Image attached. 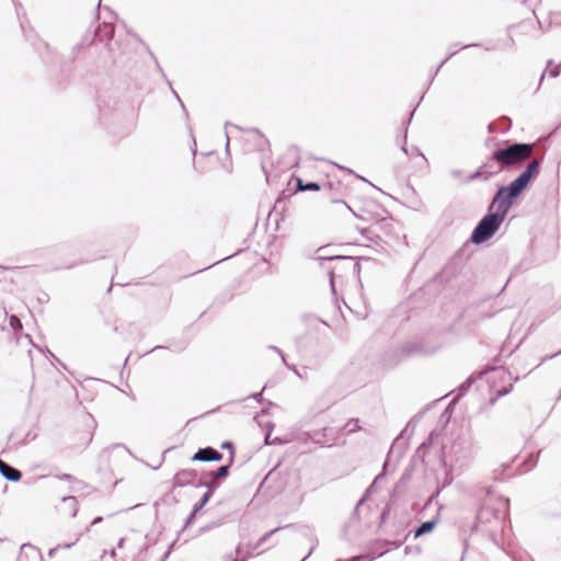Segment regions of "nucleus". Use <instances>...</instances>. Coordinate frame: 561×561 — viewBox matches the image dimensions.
<instances>
[{
    "label": "nucleus",
    "mask_w": 561,
    "mask_h": 561,
    "mask_svg": "<svg viewBox=\"0 0 561 561\" xmlns=\"http://www.w3.org/2000/svg\"><path fill=\"white\" fill-rule=\"evenodd\" d=\"M433 444V440L427 437L425 442H423L419 448L416 449L415 457L419 456L423 459L424 457V450L428 449Z\"/></svg>",
    "instance_id": "nucleus-38"
},
{
    "label": "nucleus",
    "mask_w": 561,
    "mask_h": 561,
    "mask_svg": "<svg viewBox=\"0 0 561 561\" xmlns=\"http://www.w3.org/2000/svg\"><path fill=\"white\" fill-rule=\"evenodd\" d=\"M340 434V430H335L333 427H322L320 430L310 432L309 437L314 444H318L320 447H331L335 445Z\"/></svg>",
    "instance_id": "nucleus-11"
},
{
    "label": "nucleus",
    "mask_w": 561,
    "mask_h": 561,
    "mask_svg": "<svg viewBox=\"0 0 561 561\" xmlns=\"http://www.w3.org/2000/svg\"><path fill=\"white\" fill-rule=\"evenodd\" d=\"M62 502L69 504V508H71L70 516L75 517L78 513L77 497L72 495H67L62 497Z\"/></svg>",
    "instance_id": "nucleus-33"
},
{
    "label": "nucleus",
    "mask_w": 561,
    "mask_h": 561,
    "mask_svg": "<svg viewBox=\"0 0 561 561\" xmlns=\"http://www.w3.org/2000/svg\"><path fill=\"white\" fill-rule=\"evenodd\" d=\"M386 466H387V460L385 461L383 463V467H382V470L380 473H378L375 479L373 480V482L370 483V485L366 489V490H369L370 493H374L376 492V489H377V484H379V481L381 479H383V477L386 476Z\"/></svg>",
    "instance_id": "nucleus-34"
},
{
    "label": "nucleus",
    "mask_w": 561,
    "mask_h": 561,
    "mask_svg": "<svg viewBox=\"0 0 561 561\" xmlns=\"http://www.w3.org/2000/svg\"><path fill=\"white\" fill-rule=\"evenodd\" d=\"M268 414V409L263 408L259 413L255 414L254 421L257 423V425L262 428H264V425L266 422H264L262 419Z\"/></svg>",
    "instance_id": "nucleus-39"
},
{
    "label": "nucleus",
    "mask_w": 561,
    "mask_h": 561,
    "mask_svg": "<svg viewBox=\"0 0 561 561\" xmlns=\"http://www.w3.org/2000/svg\"><path fill=\"white\" fill-rule=\"evenodd\" d=\"M363 559H366V553L365 554H357V556H354L350 559H347V561H360Z\"/></svg>",
    "instance_id": "nucleus-60"
},
{
    "label": "nucleus",
    "mask_w": 561,
    "mask_h": 561,
    "mask_svg": "<svg viewBox=\"0 0 561 561\" xmlns=\"http://www.w3.org/2000/svg\"><path fill=\"white\" fill-rule=\"evenodd\" d=\"M20 26H21V30H22L25 38L28 42H31L33 44V46L35 47V49L38 51L42 60L45 64L54 61L55 56H53L49 45L46 42L37 38V35L34 34L33 28L30 25L28 21L26 19H23V20L21 19Z\"/></svg>",
    "instance_id": "nucleus-8"
},
{
    "label": "nucleus",
    "mask_w": 561,
    "mask_h": 561,
    "mask_svg": "<svg viewBox=\"0 0 561 561\" xmlns=\"http://www.w3.org/2000/svg\"><path fill=\"white\" fill-rule=\"evenodd\" d=\"M373 493L369 492V490H366L359 501L357 502L355 506V512L359 508L360 505H363L371 495Z\"/></svg>",
    "instance_id": "nucleus-47"
},
{
    "label": "nucleus",
    "mask_w": 561,
    "mask_h": 561,
    "mask_svg": "<svg viewBox=\"0 0 561 561\" xmlns=\"http://www.w3.org/2000/svg\"><path fill=\"white\" fill-rule=\"evenodd\" d=\"M412 470H413L412 466L407 467L404 469L400 480H399V483H402V482H405V481L410 480L411 476H412Z\"/></svg>",
    "instance_id": "nucleus-44"
},
{
    "label": "nucleus",
    "mask_w": 561,
    "mask_h": 561,
    "mask_svg": "<svg viewBox=\"0 0 561 561\" xmlns=\"http://www.w3.org/2000/svg\"><path fill=\"white\" fill-rule=\"evenodd\" d=\"M403 541L402 540H389L388 545L386 546V548H390L391 549H398L402 546Z\"/></svg>",
    "instance_id": "nucleus-52"
},
{
    "label": "nucleus",
    "mask_w": 561,
    "mask_h": 561,
    "mask_svg": "<svg viewBox=\"0 0 561 561\" xmlns=\"http://www.w3.org/2000/svg\"><path fill=\"white\" fill-rule=\"evenodd\" d=\"M504 220L505 217L488 207L486 214L478 221L469 240L476 245L485 243L495 236Z\"/></svg>",
    "instance_id": "nucleus-6"
},
{
    "label": "nucleus",
    "mask_w": 561,
    "mask_h": 561,
    "mask_svg": "<svg viewBox=\"0 0 561 561\" xmlns=\"http://www.w3.org/2000/svg\"><path fill=\"white\" fill-rule=\"evenodd\" d=\"M316 261L320 263L321 266H324L325 262L330 261H339L340 263L335 266L328 270L329 280H330V287L333 295L336 294L335 291V284L334 278L336 273L342 272H351L353 275H356L357 278H359L360 274V263L359 261H366V262H375L370 257L365 256H352V255H342V254H334V255H319L314 257ZM360 282V279H358ZM362 285V283H359Z\"/></svg>",
    "instance_id": "nucleus-4"
},
{
    "label": "nucleus",
    "mask_w": 561,
    "mask_h": 561,
    "mask_svg": "<svg viewBox=\"0 0 561 561\" xmlns=\"http://www.w3.org/2000/svg\"><path fill=\"white\" fill-rule=\"evenodd\" d=\"M61 548V545H57L56 547L54 548H50L49 551H48V556L49 557H53L55 554V552Z\"/></svg>",
    "instance_id": "nucleus-63"
},
{
    "label": "nucleus",
    "mask_w": 561,
    "mask_h": 561,
    "mask_svg": "<svg viewBox=\"0 0 561 561\" xmlns=\"http://www.w3.org/2000/svg\"><path fill=\"white\" fill-rule=\"evenodd\" d=\"M275 428V424L272 421H266V424L264 425V444L265 445H272V444H282L284 440L280 437H275L271 440L272 432Z\"/></svg>",
    "instance_id": "nucleus-26"
},
{
    "label": "nucleus",
    "mask_w": 561,
    "mask_h": 561,
    "mask_svg": "<svg viewBox=\"0 0 561 561\" xmlns=\"http://www.w3.org/2000/svg\"><path fill=\"white\" fill-rule=\"evenodd\" d=\"M268 348L272 350L273 352H276L280 356L282 362L285 363V354L279 347L271 345L268 346Z\"/></svg>",
    "instance_id": "nucleus-55"
},
{
    "label": "nucleus",
    "mask_w": 561,
    "mask_h": 561,
    "mask_svg": "<svg viewBox=\"0 0 561 561\" xmlns=\"http://www.w3.org/2000/svg\"><path fill=\"white\" fill-rule=\"evenodd\" d=\"M440 465L444 469V472H443L442 477L440 476L436 477L437 486H438L437 494L440 492V490L449 486L454 481V477H453L454 465L449 466L445 457H443L440 459Z\"/></svg>",
    "instance_id": "nucleus-17"
},
{
    "label": "nucleus",
    "mask_w": 561,
    "mask_h": 561,
    "mask_svg": "<svg viewBox=\"0 0 561 561\" xmlns=\"http://www.w3.org/2000/svg\"><path fill=\"white\" fill-rule=\"evenodd\" d=\"M250 551L251 553L254 551L252 550V546L248 545L247 547H244L242 543H239L237 547H236V556L241 558L242 556L245 554L247 551Z\"/></svg>",
    "instance_id": "nucleus-42"
},
{
    "label": "nucleus",
    "mask_w": 561,
    "mask_h": 561,
    "mask_svg": "<svg viewBox=\"0 0 561 561\" xmlns=\"http://www.w3.org/2000/svg\"><path fill=\"white\" fill-rule=\"evenodd\" d=\"M115 34V27L112 23H99L94 30V35L90 45L94 39L100 42H107V51L113 66L117 68H127L131 65L134 53L128 49L127 45H122L119 42H112Z\"/></svg>",
    "instance_id": "nucleus-3"
},
{
    "label": "nucleus",
    "mask_w": 561,
    "mask_h": 561,
    "mask_svg": "<svg viewBox=\"0 0 561 561\" xmlns=\"http://www.w3.org/2000/svg\"><path fill=\"white\" fill-rule=\"evenodd\" d=\"M128 34H130L137 42H139L146 49V51L148 53V55L150 56V58L153 60L154 65H156V68L157 70L161 73V76L167 80V76L162 69V67L160 66L156 55L152 53V50L150 49V47L141 39V37L136 34V33H131V32H128Z\"/></svg>",
    "instance_id": "nucleus-23"
},
{
    "label": "nucleus",
    "mask_w": 561,
    "mask_h": 561,
    "mask_svg": "<svg viewBox=\"0 0 561 561\" xmlns=\"http://www.w3.org/2000/svg\"><path fill=\"white\" fill-rule=\"evenodd\" d=\"M99 121L107 127L112 122L122 117L124 102L119 99L118 91L108 89L101 91L96 100Z\"/></svg>",
    "instance_id": "nucleus-5"
},
{
    "label": "nucleus",
    "mask_w": 561,
    "mask_h": 561,
    "mask_svg": "<svg viewBox=\"0 0 561 561\" xmlns=\"http://www.w3.org/2000/svg\"><path fill=\"white\" fill-rule=\"evenodd\" d=\"M84 46H85L84 41H83L82 43H80V44H77V45L73 47V49H72V54H73V56H75L76 54L80 53V50H81Z\"/></svg>",
    "instance_id": "nucleus-59"
},
{
    "label": "nucleus",
    "mask_w": 561,
    "mask_h": 561,
    "mask_svg": "<svg viewBox=\"0 0 561 561\" xmlns=\"http://www.w3.org/2000/svg\"><path fill=\"white\" fill-rule=\"evenodd\" d=\"M167 83H168V85L170 87V89H171V91H172V94L174 95V98H175V99H176V101L179 102V104H180V106H181V108H182V111H183V114H184L185 118L187 119V118H188V112H187V110H186V107H185V105H184L183 101L181 100V98H180V95L178 94V92L172 88V82H171L169 79H167Z\"/></svg>",
    "instance_id": "nucleus-36"
},
{
    "label": "nucleus",
    "mask_w": 561,
    "mask_h": 561,
    "mask_svg": "<svg viewBox=\"0 0 561 561\" xmlns=\"http://www.w3.org/2000/svg\"><path fill=\"white\" fill-rule=\"evenodd\" d=\"M248 399H254V400H255L256 402H259V403L265 402V400H264V398H263V390H262V391H260V392H253V393H251V394L248 397ZM245 400H247V398H245V399H241V400H239V402H243V401H245Z\"/></svg>",
    "instance_id": "nucleus-43"
},
{
    "label": "nucleus",
    "mask_w": 561,
    "mask_h": 561,
    "mask_svg": "<svg viewBox=\"0 0 561 561\" xmlns=\"http://www.w3.org/2000/svg\"><path fill=\"white\" fill-rule=\"evenodd\" d=\"M215 486L216 485H209L208 486V490L206 489V492L202 495V497L193 505V508L195 510V512H201L204 506L209 502V500L211 499V496L214 495L215 493Z\"/></svg>",
    "instance_id": "nucleus-27"
},
{
    "label": "nucleus",
    "mask_w": 561,
    "mask_h": 561,
    "mask_svg": "<svg viewBox=\"0 0 561 561\" xmlns=\"http://www.w3.org/2000/svg\"><path fill=\"white\" fill-rule=\"evenodd\" d=\"M541 159L528 163L525 169L508 184L499 185L488 207L506 218L511 208L540 174Z\"/></svg>",
    "instance_id": "nucleus-1"
},
{
    "label": "nucleus",
    "mask_w": 561,
    "mask_h": 561,
    "mask_svg": "<svg viewBox=\"0 0 561 561\" xmlns=\"http://www.w3.org/2000/svg\"><path fill=\"white\" fill-rule=\"evenodd\" d=\"M515 25L512 24L507 27V38L506 41L502 44V45H499V44H494V43H488L485 45L483 44H480V43H471V44H467V45H463L460 47V49H467V48H470V47H483L485 50H495V49H511L514 47L515 45V41L514 38L511 36L510 32L511 30L514 27Z\"/></svg>",
    "instance_id": "nucleus-16"
},
{
    "label": "nucleus",
    "mask_w": 561,
    "mask_h": 561,
    "mask_svg": "<svg viewBox=\"0 0 561 561\" xmlns=\"http://www.w3.org/2000/svg\"><path fill=\"white\" fill-rule=\"evenodd\" d=\"M198 473L194 469H181L179 470L173 478L172 486L173 488H184L187 485H192L196 488L198 481Z\"/></svg>",
    "instance_id": "nucleus-12"
},
{
    "label": "nucleus",
    "mask_w": 561,
    "mask_h": 561,
    "mask_svg": "<svg viewBox=\"0 0 561 561\" xmlns=\"http://www.w3.org/2000/svg\"><path fill=\"white\" fill-rule=\"evenodd\" d=\"M513 390V385H508L507 387H503L497 391V397H504L508 394Z\"/></svg>",
    "instance_id": "nucleus-53"
},
{
    "label": "nucleus",
    "mask_w": 561,
    "mask_h": 561,
    "mask_svg": "<svg viewBox=\"0 0 561 561\" xmlns=\"http://www.w3.org/2000/svg\"><path fill=\"white\" fill-rule=\"evenodd\" d=\"M496 313H497V311H491V312L483 313V314L481 316V319L492 318V317H494Z\"/></svg>",
    "instance_id": "nucleus-62"
},
{
    "label": "nucleus",
    "mask_w": 561,
    "mask_h": 561,
    "mask_svg": "<svg viewBox=\"0 0 561 561\" xmlns=\"http://www.w3.org/2000/svg\"><path fill=\"white\" fill-rule=\"evenodd\" d=\"M534 150L531 142H518L514 140H502L496 142L492 150V159L497 162L500 170H508L527 160Z\"/></svg>",
    "instance_id": "nucleus-2"
},
{
    "label": "nucleus",
    "mask_w": 561,
    "mask_h": 561,
    "mask_svg": "<svg viewBox=\"0 0 561 561\" xmlns=\"http://www.w3.org/2000/svg\"><path fill=\"white\" fill-rule=\"evenodd\" d=\"M88 262H89L88 260H85V261L81 260V261H79L77 263H72V264L67 265L66 268L70 270V268H73V267H76V266H78L80 264H84V263H88Z\"/></svg>",
    "instance_id": "nucleus-61"
},
{
    "label": "nucleus",
    "mask_w": 561,
    "mask_h": 561,
    "mask_svg": "<svg viewBox=\"0 0 561 561\" xmlns=\"http://www.w3.org/2000/svg\"><path fill=\"white\" fill-rule=\"evenodd\" d=\"M499 124H500V126H499V128H497V129H499L501 133H506V131H507V130H510V129H511V127H512V119H511L510 117H507V116H503V117H501V118L499 119Z\"/></svg>",
    "instance_id": "nucleus-37"
},
{
    "label": "nucleus",
    "mask_w": 561,
    "mask_h": 561,
    "mask_svg": "<svg viewBox=\"0 0 561 561\" xmlns=\"http://www.w3.org/2000/svg\"><path fill=\"white\" fill-rule=\"evenodd\" d=\"M360 428L358 419L348 420L343 427L340 428L341 433L352 434Z\"/></svg>",
    "instance_id": "nucleus-30"
},
{
    "label": "nucleus",
    "mask_w": 561,
    "mask_h": 561,
    "mask_svg": "<svg viewBox=\"0 0 561 561\" xmlns=\"http://www.w3.org/2000/svg\"><path fill=\"white\" fill-rule=\"evenodd\" d=\"M175 545H176V539H174V540L169 545V547H168L167 551H168L169 553H172V551L174 550Z\"/></svg>",
    "instance_id": "nucleus-64"
},
{
    "label": "nucleus",
    "mask_w": 561,
    "mask_h": 561,
    "mask_svg": "<svg viewBox=\"0 0 561 561\" xmlns=\"http://www.w3.org/2000/svg\"><path fill=\"white\" fill-rule=\"evenodd\" d=\"M250 557H251V552L248 550L244 556H242L241 558L236 557V558L231 559V561H247Z\"/></svg>",
    "instance_id": "nucleus-57"
},
{
    "label": "nucleus",
    "mask_w": 561,
    "mask_h": 561,
    "mask_svg": "<svg viewBox=\"0 0 561 561\" xmlns=\"http://www.w3.org/2000/svg\"><path fill=\"white\" fill-rule=\"evenodd\" d=\"M425 411H421L416 413L411 421L407 424L405 428L401 432V434L405 435L409 432V436L414 433L416 422L423 416Z\"/></svg>",
    "instance_id": "nucleus-31"
},
{
    "label": "nucleus",
    "mask_w": 561,
    "mask_h": 561,
    "mask_svg": "<svg viewBox=\"0 0 561 561\" xmlns=\"http://www.w3.org/2000/svg\"><path fill=\"white\" fill-rule=\"evenodd\" d=\"M477 377L473 375H470L462 383H460L456 389V394L450 401L449 405L455 404L458 402L463 396L467 394L469 389L472 387V385L476 382Z\"/></svg>",
    "instance_id": "nucleus-21"
},
{
    "label": "nucleus",
    "mask_w": 561,
    "mask_h": 561,
    "mask_svg": "<svg viewBox=\"0 0 561 561\" xmlns=\"http://www.w3.org/2000/svg\"><path fill=\"white\" fill-rule=\"evenodd\" d=\"M480 168L484 173L491 172L492 178L504 171V170H500V165H497V162H495L492 159V152L488 156L485 162H483L480 165Z\"/></svg>",
    "instance_id": "nucleus-24"
},
{
    "label": "nucleus",
    "mask_w": 561,
    "mask_h": 561,
    "mask_svg": "<svg viewBox=\"0 0 561 561\" xmlns=\"http://www.w3.org/2000/svg\"><path fill=\"white\" fill-rule=\"evenodd\" d=\"M230 463L221 465L215 470H209L203 473V477L208 480L199 479L197 481L196 488H206L216 485L215 491L220 486V484L229 477L230 473Z\"/></svg>",
    "instance_id": "nucleus-10"
},
{
    "label": "nucleus",
    "mask_w": 561,
    "mask_h": 561,
    "mask_svg": "<svg viewBox=\"0 0 561 561\" xmlns=\"http://www.w3.org/2000/svg\"><path fill=\"white\" fill-rule=\"evenodd\" d=\"M289 527H293L291 524H288L284 527H276L267 533H265L253 546H252V550H256L259 549L261 546H263V543H265L274 534H276L277 531L282 530V529H285V528H289Z\"/></svg>",
    "instance_id": "nucleus-29"
},
{
    "label": "nucleus",
    "mask_w": 561,
    "mask_h": 561,
    "mask_svg": "<svg viewBox=\"0 0 561 561\" xmlns=\"http://www.w3.org/2000/svg\"><path fill=\"white\" fill-rule=\"evenodd\" d=\"M451 458L453 461L458 465L459 468H462L468 462V451L461 444H453L451 445Z\"/></svg>",
    "instance_id": "nucleus-19"
},
{
    "label": "nucleus",
    "mask_w": 561,
    "mask_h": 561,
    "mask_svg": "<svg viewBox=\"0 0 561 561\" xmlns=\"http://www.w3.org/2000/svg\"><path fill=\"white\" fill-rule=\"evenodd\" d=\"M388 542H389L388 539H381V538L371 540L366 546V551H365L366 561H374L377 558H380V557L385 556L386 553H388L390 551V548H386Z\"/></svg>",
    "instance_id": "nucleus-14"
},
{
    "label": "nucleus",
    "mask_w": 561,
    "mask_h": 561,
    "mask_svg": "<svg viewBox=\"0 0 561 561\" xmlns=\"http://www.w3.org/2000/svg\"><path fill=\"white\" fill-rule=\"evenodd\" d=\"M547 72L549 73V76H550L551 78H557V77H559V76H560V73H561V62H560V64H558V65H554L552 59H549V60L547 61V67H546V69L542 71V73H541V76H540V79H539V85H540V84H541V82L543 81L545 76H546V73H547Z\"/></svg>",
    "instance_id": "nucleus-25"
},
{
    "label": "nucleus",
    "mask_w": 561,
    "mask_h": 561,
    "mask_svg": "<svg viewBox=\"0 0 561 561\" xmlns=\"http://www.w3.org/2000/svg\"><path fill=\"white\" fill-rule=\"evenodd\" d=\"M0 474L10 482H19L22 479V472L2 459H0Z\"/></svg>",
    "instance_id": "nucleus-18"
},
{
    "label": "nucleus",
    "mask_w": 561,
    "mask_h": 561,
    "mask_svg": "<svg viewBox=\"0 0 561 561\" xmlns=\"http://www.w3.org/2000/svg\"><path fill=\"white\" fill-rule=\"evenodd\" d=\"M321 190V185L318 182L309 181L305 183L304 192L311 191V192H318Z\"/></svg>",
    "instance_id": "nucleus-41"
},
{
    "label": "nucleus",
    "mask_w": 561,
    "mask_h": 561,
    "mask_svg": "<svg viewBox=\"0 0 561 561\" xmlns=\"http://www.w3.org/2000/svg\"><path fill=\"white\" fill-rule=\"evenodd\" d=\"M442 348V343H437L435 345H427L422 340H412L403 343L400 348V355L404 357L410 356H426V355H433L438 350Z\"/></svg>",
    "instance_id": "nucleus-9"
},
{
    "label": "nucleus",
    "mask_w": 561,
    "mask_h": 561,
    "mask_svg": "<svg viewBox=\"0 0 561 561\" xmlns=\"http://www.w3.org/2000/svg\"><path fill=\"white\" fill-rule=\"evenodd\" d=\"M373 493L369 492V490H366L359 501L357 502L355 506V512L359 508L360 505H363L371 495Z\"/></svg>",
    "instance_id": "nucleus-46"
},
{
    "label": "nucleus",
    "mask_w": 561,
    "mask_h": 561,
    "mask_svg": "<svg viewBox=\"0 0 561 561\" xmlns=\"http://www.w3.org/2000/svg\"><path fill=\"white\" fill-rule=\"evenodd\" d=\"M456 55V53H449L447 54V56L440 61V64L431 71L430 73V77H428V85H432L435 77L437 76V73L439 72L440 68L451 58Z\"/></svg>",
    "instance_id": "nucleus-32"
},
{
    "label": "nucleus",
    "mask_w": 561,
    "mask_h": 561,
    "mask_svg": "<svg viewBox=\"0 0 561 561\" xmlns=\"http://www.w3.org/2000/svg\"><path fill=\"white\" fill-rule=\"evenodd\" d=\"M437 522H438V516L430 519V520H426V522H422L414 530H413V534H414V538H419L421 536H424L426 534H430L434 530L435 526L437 525Z\"/></svg>",
    "instance_id": "nucleus-22"
},
{
    "label": "nucleus",
    "mask_w": 561,
    "mask_h": 561,
    "mask_svg": "<svg viewBox=\"0 0 561 561\" xmlns=\"http://www.w3.org/2000/svg\"><path fill=\"white\" fill-rule=\"evenodd\" d=\"M220 447L222 449H227L229 450V460H228V463H230V467L232 466L233 461H234V444L230 440H225L221 443Z\"/></svg>",
    "instance_id": "nucleus-35"
},
{
    "label": "nucleus",
    "mask_w": 561,
    "mask_h": 561,
    "mask_svg": "<svg viewBox=\"0 0 561 561\" xmlns=\"http://www.w3.org/2000/svg\"><path fill=\"white\" fill-rule=\"evenodd\" d=\"M199 512H195L194 508H192L190 515L187 516V518L185 519V523H184V528H186L190 524H192L196 517V515L198 514Z\"/></svg>",
    "instance_id": "nucleus-49"
},
{
    "label": "nucleus",
    "mask_w": 561,
    "mask_h": 561,
    "mask_svg": "<svg viewBox=\"0 0 561 561\" xmlns=\"http://www.w3.org/2000/svg\"><path fill=\"white\" fill-rule=\"evenodd\" d=\"M56 478L59 480H66V481L75 480V477L69 473H61V474L56 476Z\"/></svg>",
    "instance_id": "nucleus-56"
},
{
    "label": "nucleus",
    "mask_w": 561,
    "mask_h": 561,
    "mask_svg": "<svg viewBox=\"0 0 561 561\" xmlns=\"http://www.w3.org/2000/svg\"><path fill=\"white\" fill-rule=\"evenodd\" d=\"M450 174H451V176H453V178H455V179H461V176H462V171H461V170H459V169H454V170H451V171H450Z\"/></svg>",
    "instance_id": "nucleus-58"
},
{
    "label": "nucleus",
    "mask_w": 561,
    "mask_h": 561,
    "mask_svg": "<svg viewBox=\"0 0 561 561\" xmlns=\"http://www.w3.org/2000/svg\"><path fill=\"white\" fill-rule=\"evenodd\" d=\"M408 446V439H405L404 435L400 433V435L397 436L396 439L393 440L387 458L394 454L397 455V457L401 458L405 454ZM386 460L388 461V459Z\"/></svg>",
    "instance_id": "nucleus-20"
},
{
    "label": "nucleus",
    "mask_w": 561,
    "mask_h": 561,
    "mask_svg": "<svg viewBox=\"0 0 561 561\" xmlns=\"http://www.w3.org/2000/svg\"><path fill=\"white\" fill-rule=\"evenodd\" d=\"M296 192H304L305 181L301 178L296 176Z\"/></svg>",
    "instance_id": "nucleus-54"
},
{
    "label": "nucleus",
    "mask_w": 561,
    "mask_h": 561,
    "mask_svg": "<svg viewBox=\"0 0 561 561\" xmlns=\"http://www.w3.org/2000/svg\"><path fill=\"white\" fill-rule=\"evenodd\" d=\"M9 324L11 325V328L16 331L18 329H22V323H21V320L19 319L18 316L15 314H11L9 317Z\"/></svg>",
    "instance_id": "nucleus-40"
},
{
    "label": "nucleus",
    "mask_w": 561,
    "mask_h": 561,
    "mask_svg": "<svg viewBox=\"0 0 561 561\" xmlns=\"http://www.w3.org/2000/svg\"><path fill=\"white\" fill-rule=\"evenodd\" d=\"M490 179H492V173L491 172H488V173H484L481 168L479 167L474 172L470 173L467 179L465 180L466 183H469V182H472V181H477V180H480V181H483V182H486L489 181Z\"/></svg>",
    "instance_id": "nucleus-28"
},
{
    "label": "nucleus",
    "mask_w": 561,
    "mask_h": 561,
    "mask_svg": "<svg viewBox=\"0 0 561 561\" xmlns=\"http://www.w3.org/2000/svg\"><path fill=\"white\" fill-rule=\"evenodd\" d=\"M390 513V506L389 505H386L380 514V517H379V526H381L382 524H385L388 515Z\"/></svg>",
    "instance_id": "nucleus-45"
},
{
    "label": "nucleus",
    "mask_w": 561,
    "mask_h": 561,
    "mask_svg": "<svg viewBox=\"0 0 561 561\" xmlns=\"http://www.w3.org/2000/svg\"><path fill=\"white\" fill-rule=\"evenodd\" d=\"M224 458V454L219 450L215 449L214 447L207 446V447H201L194 453V455L191 457L192 461H201V462H219Z\"/></svg>",
    "instance_id": "nucleus-15"
},
{
    "label": "nucleus",
    "mask_w": 561,
    "mask_h": 561,
    "mask_svg": "<svg viewBox=\"0 0 561 561\" xmlns=\"http://www.w3.org/2000/svg\"><path fill=\"white\" fill-rule=\"evenodd\" d=\"M221 524H222V520H221V519H220V520H217V522H213V523H211V524H209V525L203 526V527L201 528V531H202V533L208 531V530H210V529H213V528H215V527L220 526Z\"/></svg>",
    "instance_id": "nucleus-50"
},
{
    "label": "nucleus",
    "mask_w": 561,
    "mask_h": 561,
    "mask_svg": "<svg viewBox=\"0 0 561 561\" xmlns=\"http://www.w3.org/2000/svg\"><path fill=\"white\" fill-rule=\"evenodd\" d=\"M414 113H415V108L412 110V112L410 113V116L408 117V119L405 122H403V135L402 136H397V142L400 144L401 150L407 156L416 154V156H421L422 158H425L419 147L412 146L409 149V147L407 145L408 130H409V126H410V124H411V122L413 119Z\"/></svg>",
    "instance_id": "nucleus-13"
},
{
    "label": "nucleus",
    "mask_w": 561,
    "mask_h": 561,
    "mask_svg": "<svg viewBox=\"0 0 561 561\" xmlns=\"http://www.w3.org/2000/svg\"><path fill=\"white\" fill-rule=\"evenodd\" d=\"M88 420L90 423H87L83 430L75 432L71 437V443L68 445V449L76 454L82 453L92 442L93 430L95 428L96 423L90 414H88Z\"/></svg>",
    "instance_id": "nucleus-7"
},
{
    "label": "nucleus",
    "mask_w": 561,
    "mask_h": 561,
    "mask_svg": "<svg viewBox=\"0 0 561 561\" xmlns=\"http://www.w3.org/2000/svg\"><path fill=\"white\" fill-rule=\"evenodd\" d=\"M334 164H335L339 169L344 170V171H346V172H348V173H351V174H354L356 178H358V179H360V180L365 181L366 183L370 184V182H369L368 180H366V179H365V178H363L362 175H359V174L355 173L352 169L346 168V167H343V165H340V164H337V163H334Z\"/></svg>",
    "instance_id": "nucleus-48"
},
{
    "label": "nucleus",
    "mask_w": 561,
    "mask_h": 561,
    "mask_svg": "<svg viewBox=\"0 0 561 561\" xmlns=\"http://www.w3.org/2000/svg\"><path fill=\"white\" fill-rule=\"evenodd\" d=\"M541 0H524V3L531 9V11L535 13V8L539 5Z\"/></svg>",
    "instance_id": "nucleus-51"
}]
</instances>
